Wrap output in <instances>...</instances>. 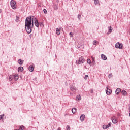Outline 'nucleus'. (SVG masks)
Segmentation results:
<instances>
[{"instance_id": "obj_1", "label": "nucleus", "mask_w": 130, "mask_h": 130, "mask_svg": "<svg viewBox=\"0 0 130 130\" xmlns=\"http://www.w3.org/2000/svg\"><path fill=\"white\" fill-rule=\"evenodd\" d=\"M25 30L28 34L32 32V28L34 27V16H29L26 17L25 21Z\"/></svg>"}, {"instance_id": "obj_2", "label": "nucleus", "mask_w": 130, "mask_h": 130, "mask_svg": "<svg viewBox=\"0 0 130 130\" xmlns=\"http://www.w3.org/2000/svg\"><path fill=\"white\" fill-rule=\"evenodd\" d=\"M84 62H85V58L83 56L80 57L79 60H77L76 61L77 64H81L82 63H84Z\"/></svg>"}, {"instance_id": "obj_3", "label": "nucleus", "mask_w": 130, "mask_h": 130, "mask_svg": "<svg viewBox=\"0 0 130 130\" xmlns=\"http://www.w3.org/2000/svg\"><path fill=\"white\" fill-rule=\"evenodd\" d=\"M10 5L11 8H12L13 9H15L16 8H17V4L16 3V2L14 1L13 0L11 1Z\"/></svg>"}, {"instance_id": "obj_4", "label": "nucleus", "mask_w": 130, "mask_h": 130, "mask_svg": "<svg viewBox=\"0 0 130 130\" xmlns=\"http://www.w3.org/2000/svg\"><path fill=\"white\" fill-rule=\"evenodd\" d=\"M123 47V45H122V44H120L119 43V42H117L115 44L116 48H119V49H122Z\"/></svg>"}, {"instance_id": "obj_5", "label": "nucleus", "mask_w": 130, "mask_h": 130, "mask_svg": "<svg viewBox=\"0 0 130 130\" xmlns=\"http://www.w3.org/2000/svg\"><path fill=\"white\" fill-rule=\"evenodd\" d=\"M111 122H110L107 125H103V129H107V128H109V127H110L111 126Z\"/></svg>"}, {"instance_id": "obj_6", "label": "nucleus", "mask_w": 130, "mask_h": 130, "mask_svg": "<svg viewBox=\"0 0 130 130\" xmlns=\"http://www.w3.org/2000/svg\"><path fill=\"white\" fill-rule=\"evenodd\" d=\"M106 93L107 95H110L111 94V93H112V90H111V89L108 88V86H107L106 87Z\"/></svg>"}, {"instance_id": "obj_7", "label": "nucleus", "mask_w": 130, "mask_h": 130, "mask_svg": "<svg viewBox=\"0 0 130 130\" xmlns=\"http://www.w3.org/2000/svg\"><path fill=\"white\" fill-rule=\"evenodd\" d=\"M111 120L113 122V123L115 124V123H117V120H116V117L114 116H113L112 118H111Z\"/></svg>"}, {"instance_id": "obj_8", "label": "nucleus", "mask_w": 130, "mask_h": 130, "mask_svg": "<svg viewBox=\"0 0 130 130\" xmlns=\"http://www.w3.org/2000/svg\"><path fill=\"white\" fill-rule=\"evenodd\" d=\"M70 88L72 91V92H76V91H77V88L74 85H71L70 86Z\"/></svg>"}, {"instance_id": "obj_9", "label": "nucleus", "mask_w": 130, "mask_h": 130, "mask_svg": "<svg viewBox=\"0 0 130 130\" xmlns=\"http://www.w3.org/2000/svg\"><path fill=\"white\" fill-rule=\"evenodd\" d=\"M35 26H36V27H37V28H38V27H39V22H38V20L37 19H36V18H35Z\"/></svg>"}, {"instance_id": "obj_10", "label": "nucleus", "mask_w": 130, "mask_h": 130, "mask_svg": "<svg viewBox=\"0 0 130 130\" xmlns=\"http://www.w3.org/2000/svg\"><path fill=\"white\" fill-rule=\"evenodd\" d=\"M85 117H86V116H85V114H82L81 116L80 117V119L81 121L83 122L85 120Z\"/></svg>"}, {"instance_id": "obj_11", "label": "nucleus", "mask_w": 130, "mask_h": 130, "mask_svg": "<svg viewBox=\"0 0 130 130\" xmlns=\"http://www.w3.org/2000/svg\"><path fill=\"white\" fill-rule=\"evenodd\" d=\"M14 79L15 81H18L19 79V75H18V74H15L14 76Z\"/></svg>"}, {"instance_id": "obj_12", "label": "nucleus", "mask_w": 130, "mask_h": 130, "mask_svg": "<svg viewBox=\"0 0 130 130\" xmlns=\"http://www.w3.org/2000/svg\"><path fill=\"white\" fill-rule=\"evenodd\" d=\"M120 92H121V89L119 88H117L115 91V93L117 95H118Z\"/></svg>"}, {"instance_id": "obj_13", "label": "nucleus", "mask_w": 130, "mask_h": 130, "mask_svg": "<svg viewBox=\"0 0 130 130\" xmlns=\"http://www.w3.org/2000/svg\"><path fill=\"white\" fill-rule=\"evenodd\" d=\"M82 98H81V95H78L76 98V101H80Z\"/></svg>"}, {"instance_id": "obj_14", "label": "nucleus", "mask_w": 130, "mask_h": 130, "mask_svg": "<svg viewBox=\"0 0 130 130\" xmlns=\"http://www.w3.org/2000/svg\"><path fill=\"white\" fill-rule=\"evenodd\" d=\"M56 33L57 35H59L60 34V29H59L58 28H56Z\"/></svg>"}, {"instance_id": "obj_15", "label": "nucleus", "mask_w": 130, "mask_h": 130, "mask_svg": "<svg viewBox=\"0 0 130 130\" xmlns=\"http://www.w3.org/2000/svg\"><path fill=\"white\" fill-rule=\"evenodd\" d=\"M121 93L122 94L123 96H126V95H127V92H126L125 90H122L121 91Z\"/></svg>"}, {"instance_id": "obj_16", "label": "nucleus", "mask_w": 130, "mask_h": 130, "mask_svg": "<svg viewBox=\"0 0 130 130\" xmlns=\"http://www.w3.org/2000/svg\"><path fill=\"white\" fill-rule=\"evenodd\" d=\"M108 34H110V33H112V28H111V26H109L108 27Z\"/></svg>"}, {"instance_id": "obj_17", "label": "nucleus", "mask_w": 130, "mask_h": 130, "mask_svg": "<svg viewBox=\"0 0 130 130\" xmlns=\"http://www.w3.org/2000/svg\"><path fill=\"white\" fill-rule=\"evenodd\" d=\"M101 58L104 60H106V59H107V57H106V56H105V55L104 54H102L101 55Z\"/></svg>"}, {"instance_id": "obj_18", "label": "nucleus", "mask_w": 130, "mask_h": 130, "mask_svg": "<svg viewBox=\"0 0 130 130\" xmlns=\"http://www.w3.org/2000/svg\"><path fill=\"white\" fill-rule=\"evenodd\" d=\"M22 71H24V68L22 67H19L18 68V72H22Z\"/></svg>"}, {"instance_id": "obj_19", "label": "nucleus", "mask_w": 130, "mask_h": 130, "mask_svg": "<svg viewBox=\"0 0 130 130\" xmlns=\"http://www.w3.org/2000/svg\"><path fill=\"white\" fill-rule=\"evenodd\" d=\"M29 72H33L34 71V68L33 66L30 65L29 67Z\"/></svg>"}, {"instance_id": "obj_20", "label": "nucleus", "mask_w": 130, "mask_h": 130, "mask_svg": "<svg viewBox=\"0 0 130 130\" xmlns=\"http://www.w3.org/2000/svg\"><path fill=\"white\" fill-rule=\"evenodd\" d=\"M13 79L14 75H10L9 77V80L10 81V82H11V81H13Z\"/></svg>"}, {"instance_id": "obj_21", "label": "nucleus", "mask_w": 130, "mask_h": 130, "mask_svg": "<svg viewBox=\"0 0 130 130\" xmlns=\"http://www.w3.org/2000/svg\"><path fill=\"white\" fill-rule=\"evenodd\" d=\"M23 62H24V60H22L21 59L18 60V63L20 64V66H22V64H23Z\"/></svg>"}, {"instance_id": "obj_22", "label": "nucleus", "mask_w": 130, "mask_h": 130, "mask_svg": "<svg viewBox=\"0 0 130 130\" xmlns=\"http://www.w3.org/2000/svg\"><path fill=\"white\" fill-rule=\"evenodd\" d=\"M91 58H92L93 64L94 65L96 64V62H95V58H94V57H91Z\"/></svg>"}, {"instance_id": "obj_23", "label": "nucleus", "mask_w": 130, "mask_h": 130, "mask_svg": "<svg viewBox=\"0 0 130 130\" xmlns=\"http://www.w3.org/2000/svg\"><path fill=\"white\" fill-rule=\"evenodd\" d=\"M93 45H96L97 43H99V42L97 41L96 40H94L93 41Z\"/></svg>"}, {"instance_id": "obj_24", "label": "nucleus", "mask_w": 130, "mask_h": 130, "mask_svg": "<svg viewBox=\"0 0 130 130\" xmlns=\"http://www.w3.org/2000/svg\"><path fill=\"white\" fill-rule=\"evenodd\" d=\"M72 113H76V112H77V110H76L75 108H72Z\"/></svg>"}, {"instance_id": "obj_25", "label": "nucleus", "mask_w": 130, "mask_h": 130, "mask_svg": "<svg viewBox=\"0 0 130 130\" xmlns=\"http://www.w3.org/2000/svg\"><path fill=\"white\" fill-rule=\"evenodd\" d=\"M87 62L88 63V64H91L92 63V62L91 61V60L90 59H87Z\"/></svg>"}, {"instance_id": "obj_26", "label": "nucleus", "mask_w": 130, "mask_h": 130, "mask_svg": "<svg viewBox=\"0 0 130 130\" xmlns=\"http://www.w3.org/2000/svg\"><path fill=\"white\" fill-rule=\"evenodd\" d=\"M99 4V0H94V5H97Z\"/></svg>"}, {"instance_id": "obj_27", "label": "nucleus", "mask_w": 130, "mask_h": 130, "mask_svg": "<svg viewBox=\"0 0 130 130\" xmlns=\"http://www.w3.org/2000/svg\"><path fill=\"white\" fill-rule=\"evenodd\" d=\"M20 19V17H19L18 16H16V19L15 20V21L16 23H18L19 22V19Z\"/></svg>"}, {"instance_id": "obj_28", "label": "nucleus", "mask_w": 130, "mask_h": 130, "mask_svg": "<svg viewBox=\"0 0 130 130\" xmlns=\"http://www.w3.org/2000/svg\"><path fill=\"white\" fill-rule=\"evenodd\" d=\"M81 15L80 14L78 15L77 18L79 20V21H81Z\"/></svg>"}, {"instance_id": "obj_29", "label": "nucleus", "mask_w": 130, "mask_h": 130, "mask_svg": "<svg viewBox=\"0 0 130 130\" xmlns=\"http://www.w3.org/2000/svg\"><path fill=\"white\" fill-rule=\"evenodd\" d=\"M24 128H25V127L24 126H20V127H19V129H21V130H23L24 129Z\"/></svg>"}, {"instance_id": "obj_30", "label": "nucleus", "mask_w": 130, "mask_h": 130, "mask_svg": "<svg viewBox=\"0 0 130 130\" xmlns=\"http://www.w3.org/2000/svg\"><path fill=\"white\" fill-rule=\"evenodd\" d=\"M69 35H70V37H73V36H74L73 32H70L69 34Z\"/></svg>"}, {"instance_id": "obj_31", "label": "nucleus", "mask_w": 130, "mask_h": 130, "mask_svg": "<svg viewBox=\"0 0 130 130\" xmlns=\"http://www.w3.org/2000/svg\"><path fill=\"white\" fill-rule=\"evenodd\" d=\"M43 12H44V14H47V10H46V9H44L43 10Z\"/></svg>"}, {"instance_id": "obj_32", "label": "nucleus", "mask_w": 130, "mask_h": 130, "mask_svg": "<svg viewBox=\"0 0 130 130\" xmlns=\"http://www.w3.org/2000/svg\"><path fill=\"white\" fill-rule=\"evenodd\" d=\"M66 129H67V130H70V129H71V128L70 127V126L68 125V126H67V127H66Z\"/></svg>"}, {"instance_id": "obj_33", "label": "nucleus", "mask_w": 130, "mask_h": 130, "mask_svg": "<svg viewBox=\"0 0 130 130\" xmlns=\"http://www.w3.org/2000/svg\"><path fill=\"white\" fill-rule=\"evenodd\" d=\"M4 118V115H0V119H3Z\"/></svg>"}, {"instance_id": "obj_34", "label": "nucleus", "mask_w": 130, "mask_h": 130, "mask_svg": "<svg viewBox=\"0 0 130 130\" xmlns=\"http://www.w3.org/2000/svg\"><path fill=\"white\" fill-rule=\"evenodd\" d=\"M88 75H85L84 77L85 80H87V79H88Z\"/></svg>"}, {"instance_id": "obj_35", "label": "nucleus", "mask_w": 130, "mask_h": 130, "mask_svg": "<svg viewBox=\"0 0 130 130\" xmlns=\"http://www.w3.org/2000/svg\"><path fill=\"white\" fill-rule=\"evenodd\" d=\"M89 91H90V93H91L94 92V91L93 90V89H90Z\"/></svg>"}, {"instance_id": "obj_36", "label": "nucleus", "mask_w": 130, "mask_h": 130, "mask_svg": "<svg viewBox=\"0 0 130 130\" xmlns=\"http://www.w3.org/2000/svg\"><path fill=\"white\" fill-rule=\"evenodd\" d=\"M40 27H42V26H43V22H41V23L40 24Z\"/></svg>"}, {"instance_id": "obj_37", "label": "nucleus", "mask_w": 130, "mask_h": 130, "mask_svg": "<svg viewBox=\"0 0 130 130\" xmlns=\"http://www.w3.org/2000/svg\"><path fill=\"white\" fill-rule=\"evenodd\" d=\"M108 77H109V79H110V77H112V75L110 74H109Z\"/></svg>"}, {"instance_id": "obj_38", "label": "nucleus", "mask_w": 130, "mask_h": 130, "mask_svg": "<svg viewBox=\"0 0 130 130\" xmlns=\"http://www.w3.org/2000/svg\"><path fill=\"white\" fill-rule=\"evenodd\" d=\"M0 13H2V10L0 9Z\"/></svg>"}]
</instances>
